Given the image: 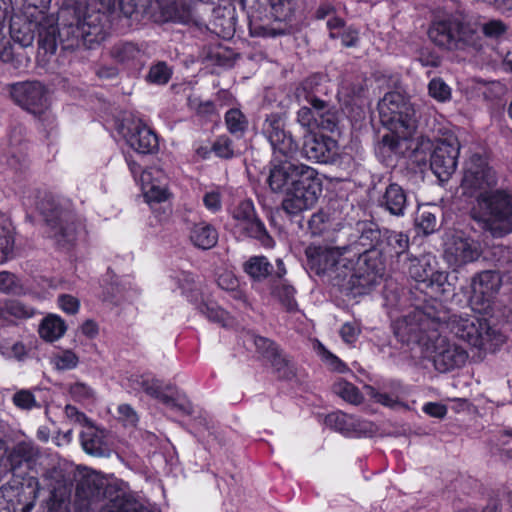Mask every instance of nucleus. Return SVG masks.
<instances>
[{
	"instance_id": "f704fd0d",
	"label": "nucleus",
	"mask_w": 512,
	"mask_h": 512,
	"mask_svg": "<svg viewBox=\"0 0 512 512\" xmlns=\"http://www.w3.org/2000/svg\"><path fill=\"white\" fill-rule=\"evenodd\" d=\"M39 26H35V22L23 24L22 26L13 20L10 25L11 38L14 42L18 43L21 47H28L32 45L35 32L38 31Z\"/></svg>"
},
{
	"instance_id": "ea45409f",
	"label": "nucleus",
	"mask_w": 512,
	"mask_h": 512,
	"mask_svg": "<svg viewBox=\"0 0 512 512\" xmlns=\"http://www.w3.org/2000/svg\"><path fill=\"white\" fill-rule=\"evenodd\" d=\"M244 270L253 279L261 280L271 273L272 265L266 257L254 256L244 264Z\"/></svg>"
},
{
	"instance_id": "0e129e2a",
	"label": "nucleus",
	"mask_w": 512,
	"mask_h": 512,
	"mask_svg": "<svg viewBox=\"0 0 512 512\" xmlns=\"http://www.w3.org/2000/svg\"><path fill=\"white\" fill-rule=\"evenodd\" d=\"M12 56V46L5 36L4 25L0 23V60L3 62H9L12 59Z\"/></svg>"
},
{
	"instance_id": "72a5a7b5",
	"label": "nucleus",
	"mask_w": 512,
	"mask_h": 512,
	"mask_svg": "<svg viewBox=\"0 0 512 512\" xmlns=\"http://www.w3.org/2000/svg\"><path fill=\"white\" fill-rule=\"evenodd\" d=\"M0 354L6 359L22 361L27 356V348L21 341L0 332Z\"/></svg>"
},
{
	"instance_id": "58836bf2",
	"label": "nucleus",
	"mask_w": 512,
	"mask_h": 512,
	"mask_svg": "<svg viewBox=\"0 0 512 512\" xmlns=\"http://www.w3.org/2000/svg\"><path fill=\"white\" fill-rule=\"evenodd\" d=\"M333 391L337 396L350 404L358 405L363 401V395L358 388L344 379L340 378L335 381Z\"/></svg>"
},
{
	"instance_id": "2f4dec72",
	"label": "nucleus",
	"mask_w": 512,
	"mask_h": 512,
	"mask_svg": "<svg viewBox=\"0 0 512 512\" xmlns=\"http://www.w3.org/2000/svg\"><path fill=\"white\" fill-rule=\"evenodd\" d=\"M170 288L179 289L188 300L194 301V293L198 291L194 276L185 271L174 272L169 277Z\"/></svg>"
},
{
	"instance_id": "c756f323",
	"label": "nucleus",
	"mask_w": 512,
	"mask_h": 512,
	"mask_svg": "<svg viewBox=\"0 0 512 512\" xmlns=\"http://www.w3.org/2000/svg\"><path fill=\"white\" fill-rule=\"evenodd\" d=\"M67 326L64 320L55 314L46 316L40 326V337L47 342H54L60 339L66 332Z\"/></svg>"
},
{
	"instance_id": "b1692460",
	"label": "nucleus",
	"mask_w": 512,
	"mask_h": 512,
	"mask_svg": "<svg viewBox=\"0 0 512 512\" xmlns=\"http://www.w3.org/2000/svg\"><path fill=\"white\" fill-rule=\"evenodd\" d=\"M303 152L309 160L327 163L334 160L338 152V145L331 137L309 135L305 138Z\"/></svg>"
},
{
	"instance_id": "0eeeda50",
	"label": "nucleus",
	"mask_w": 512,
	"mask_h": 512,
	"mask_svg": "<svg viewBox=\"0 0 512 512\" xmlns=\"http://www.w3.org/2000/svg\"><path fill=\"white\" fill-rule=\"evenodd\" d=\"M103 478L96 472L86 473L77 484V495L81 499L94 502L102 494L111 503L107 512H141L142 504L138 496L124 482L108 485L105 490Z\"/></svg>"
},
{
	"instance_id": "7c9ffc66",
	"label": "nucleus",
	"mask_w": 512,
	"mask_h": 512,
	"mask_svg": "<svg viewBox=\"0 0 512 512\" xmlns=\"http://www.w3.org/2000/svg\"><path fill=\"white\" fill-rule=\"evenodd\" d=\"M15 229L7 218H0V264L7 261L13 253Z\"/></svg>"
},
{
	"instance_id": "e433bc0d",
	"label": "nucleus",
	"mask_w": 512,
	"mask_h": 512,
	"mask_svg": "<svg viewBox=\"0 0 512 512\" xmlns=\"http://www.w3.org/2000/svg\"><path fill=\"white\" fill-rule=\"evenodd\" d=\"M383 237L387 245V248H384V250L390 255L399 256L406 252L409 247V238L402 232L386 230Z\"/></svg>"
},
{
	"instance_id": "423d86ee",
	"label": "nucleus",
	"mask_w": 512,
	"mask_h": 512,
	"mask_svg": "<svg viewBox=\"0 0 512 512\" xmlns=\"http://www.w3.org/2000/svg\"><path fill=\"white\" fill-rule=\"evenodd\" d=\"M361 231L357 243L346 250L356 253L355 266L357 270L353 275L358 277L359 288L369 291L380 284L384 275L383 264L378 259V252L375 250L380 244L382 233L372 223L364 224Z\"/></svg>"
},
{
	"instance_id": "4be33fe9",
	"label": "nucleus",
	"mask_w": 512,
	"mask_h": 512,
	"mask_svg": "<svg viewBox=\"0 0 512 512\" xmlns=\"http://www.w3.org/2000/svg\"><path fill=\"white\" fill-rule=\"evenodd\" d=\"M274 22L271 26H251L254 35L270 37L284 34L288 31L287 21L291 19L296 9V0H268Z\"/></svg>"
},
{
	"instance_id": "6ab92c4d",
	"label": "nucleus",
	"mask_w": 512,
	"mask_h": 512,
	"mask_svg": "<svg viewBox=\"0 0 512 512\" xmlns=\"http://www.w3.org/2000/svg\"><path fill=\"white\" fill-rule=\"evenodd\" d=\"M65 5L80 16L82 9L100 11L109 22L121 16L130 17L136 10V0H65Z\"/></svg>"
},
{
	"instance_id": "20e7f679",
	"label": "nucleus",
	"mask_w": 512,
	"mask_h": 512,
	"mask_svg": "<svg viewBox=\"0 0 512 512\" xmlns=\"http://www.w3.org/2000/svg\"><path fill=\"white\" fill-rule=\"evenodd\" d=\"M380 121L389 131L382 137V147L396 154H406L414 142L415 110L407 96L388 92L378 103Z\"/></svg>"
},
{
	"instance_id": "c85d7f7f",
	"label": "nucleus",
	"mask_w": 512,
	"mask_h": 512,
	"mask_svg": "<svg viewBox=\"0 0 512 512\" xmlns=\"http://www.w3.org/2000/svg\"><path fill=\"white\" fill-rule=\"evenodd\" d=\"M189 238L196 247L210 249L217 243L218 234L211 225L201 222L193 225Z\"/></svg>"
},
{
	"instance_id": "79ce46f5",
	"label": "nucleus",
	"mask_w": 512,
	"mask_h": 512,
	"mask_svg": "<svg viewBox=\"0 0 512 512\" xmlns=\"http://www.w3.org/2000/svg\"><path fill=\"white\" fill-rule=\"evenodd\" d=\"M198 309L207 319L224 327L230 326L233 322L229 314L214 302H202L198 305Z\"/></svg>"
},
{
	"instance_id": "ddd939ff",
	"label": "nucleus",
	"mask_w": 512,
	"mask_h": 512,
	"mask_svg": "<svg viewBox=\"0 0 512 512\" xmlns=\"http://www.w3.org/2000/svg\"><path fill=\"white\" fill-rule=\"evenodd\" d=\"M428 36L434 44L443 49L457 50L474 45L476 32L472 26L456 20H439L430 26Z\"/></svg>"
},
{
	"instance_id": "37998d69",
	"label": "nucleus",
	"mask_w": 512,
	"mask_h": 512,
	"mask_svg": "<svg viewBox=\"0 0 512 512\" xmlns=\"http://www.w3.org/2000/svg\"><path fill=\"white\" fill-rule=\"evenodd\" d=\"M428 94L437 102L445 103L450 101L452 89L442 78L435 77L428 83Z\"/></svg>"
},
{
	"instance_id": "603ef678",
	"label": "nucleus",
	"mask_w": 512,
	"mask_h": 512,
	"mask_svg": "<svg viewBox=\"0 0 512 512\" xmlns=\"http://www.w3.org/2000/svg\"><path fill=\"white\" fill-rule=\"evenodd\" d=\"M416 227L425 235L434 233L437 230L435 214L429 210H421L416 218Z\"/></svg>"
},
{
	"instance_id": "8fccbe9b",
	"label": "nucleus",
	"mask_w": 512,
	"mask_h": 512,
	"mask_svg": "<svg viewBox=\"0 0 512 512\" xmlns=\"http://www.w3.org/2000/svg\"><path fill=\"white\" fill-rule=\"evenodd\" d=\"M0 292L21 294L24 292L19 279L8 271H0Z\"/></svg>"
},
{
	"instance_id": "9b49d317",
	"label": "nucleus",
	"mask_w": 512,
	"mask_h": 512,
	"mask_svg": "<svg viewBox=\"0 0 512 512\" xmlns=\"http://www.w3.org/2000/svg\"><path fill=\"white\" fill-rule=\"evenodd\" d=\"M442 246L444 260L453 270L477 261L482 254L480 243L460 229L446 230Z\"/></svg>"
},
{
	"instance_id": "4d7b16f0",
	"label": "nucleus",
	"mask_w": 512,
	"mask_h": 512,
	"mask_svg": "<svg viewBox=\"0 0 512 512\" xmlns=\"http://www.w3.org/2000/svg\"><path fill=\"white\" fill-rule=\"evenodd\" d=\"M317 351L322 360L334 371L345 372L347 367L337 356L329 352L321 343H317Z\"/></svg>"
},
{
	"instance_id": "09e8293b",
	"label": "nucleus",
	"mask_w": 512,
	"mask_h": 512,
	"mask_svg": "<svg viewBox=\"0 0 512 512\" xmlns=\"http://www.w3.org/2000/svg\"><path fill=\"white\" fill-rule=\"evenodd\" d=\"M12 401L17 408L22 410H31L40 407L34 392L28 389H21L15 392Z\"/></svg>"
},
{
	"instance_id": "2eb2a0df",
	"label": "nucleus",
	"mask_w": 512,
	"mask_h": 512,
	"mask_svg": "<svg viewBox=\"0 0 512 512\" xmlns=\"http://www.w3.org/2000/svg\"><path fill=\"white\" fill-rule=\"evenodd\" d=\"M12 100L28 112L41 116L51 108L50 91L39 81L14 83L9 88Z\"/></svg>"
},
{
	"instance_id": "dca6fc26",
	"label": "nucleus",
	"mask_w": 512,
	"mask_h": 512,
	"mask_svg": "<svg viewBox=\"0 0 512 512\" xmlns=\"http://www.w3.org/2000/svg\"><path fill=\"white\" fill-rule=\"evenodd\" d=\"M233 231L239 237L257 239L264 247L271 248L273 239L267 233L264 224L257 218L255 208L250 200L239 203L232 212Z\"/></svg>"
},
{
	"instance_id": "c9c22d12",
	"label": "nucleus",
	"mask_w": 512,
	"mask_h": 512,
	"mask_svg": "<svg viewBox=\"0 0 512 512\" xmlns=\"http://www.w3.org/2000/svg\"><path fill=\"white\" fill-rule=\"evenodd\" d=\"M225 125L232 135L241 138L248 130L249 122L241 110L232 108L225 113Z\"/></svg>"
},
{
	"instance_id": "3c124183",
	"label": "nucleus",
	"mask_w": 512,
	"mask_h": 512,
	"mask_svg": "<svg viewBox=\"0 0 512 512\" xmlns=\"http://www.w3.org/2000/svg\"><path fill=\"white\" fill-rule=\"evenodd\" d=\"M172 75L171 69L164 62H158L150 68L148 81L157 85L166 84Z\"/></svg>"
},
{
	"instance_id": "c03bdc74",
	"label": "nucleus",
	"mask_w": 512,
	"mask_h": 512,
	"mask_svg": "<svg viewBox=\"0 0 512 512\" xmlns=\"http://www.w3.org/2000/svg\"><path fill=\"white\" fill-rule=\"evenodd\" d=\"M218 286L226 291H231L234 298L238 300H245V295L241 290H238L239 282L234 273L229 270H224L217 275Z\"/></svg>"
},
{
	"instance_id": "69168bd1",
	"label": "nucleus",
	"mask_w": 512,
	"mask_h": 512,
	"mask_svg": "<svg viewBox=\"0 0 512 512\" xmlns=\"http://www.w3.org/2000/svg\"><path fill=\"white\" fill-rule=\"evenodd\" d=\"M69 393L77 401L85 400L92 395V390L84 383L77 382L69 387Z\"/></svg>"
},
{
	"instance_id": "cd10ccee",
	"label": "nucleus",
	"mask_w": 512,
	"mask_h": 512,
	"mask_svg": "<svg viewBox=\"0 0 512 512\" xmlns=\"http://www.w3.org/2000/svg\"><path fill=\"white\" fill-rule=\"evenodd\" d=\"M131 388L135 391H144L146 394L163 402L169 401V396L164 391L163 384L153 377L143 375H132L129 379Z\"/></svg>"
},
{
	"instance_id": "052dcab7",
	"label": "nucleus",
	"mask_w": 512,
	"mask_h": 512,
	"mask_svg": "<svg viewBox=\"0 0 512 512\" xmlns=\"http://www.w3.org/2000/svg\"><path fill=\"white\" fill-rule=\"evenodd\" d=\"M366 393L375 402L380 403L384 406L394 408L398 405L396 397L386 393L379 392L372 386H366Z\"/></svg>"
},
{
	"instance_id": "1a4fd4ad",
	"label": "nucleus",
	"mask_w": 512,
	"mask_h": 512,
	"mask_svg": "<svg viewBox=\"0 0 512 512\" xmlns=\"http://www.w3.org/2000/svg\"><path fill=\"white\" fill-rule=\"evenodd\" d=\"M409 150L412 151L416 162H425L426 157H420L424 150H432L430 155V166L433 173L440 181H446L455 172L457 160L460 153V143L456 137L450 136L439 140L436 145L432 144L428 139L421 141Z\"/></svg>"
},
{
	"instance_id": "a18cd8bd",
	"label": "nucleus",
	"mask_w": 512,
	"mask_h": 512,
	"mask_svg": "<svg viewBox=\"0 0 512 512\" xmlns=\"http://www.w3.org/2000/svg\"><path fill=\"white\" fill-rule=\"evenodd\" d=\"M223 189L220 186H210L203 194V204L211 213H217L222 209Z\"/></svg>"
},
{
	"instance_id": "864d4df0",
	"label": "nucleus",
	"mask_w": 512,
	"mask_h": 512,
	"mask_svg": "<svg viewBox=\"0 0 512 512\" xmlns=\"http://www.w3.org/2000/svg\"><path fill=\"white\" fill-rule=\"evenodd\" d=\"M273 293L288 311H294L297 308V303L294 299L295 291L292 286L281 283Z\"/></svg>"
},
{
	"instance_id": "bb28decb",
	"label": "nucleus",
	"mask_w": 512,
	"mask_h": 512,
	"mask_svg": "<svg viewBox=\"0 0 512 512\" xmlns=\"http://www.w3.org/2000/svg\"><path fill=\"white\" fill-rule=\"evenodd\" d=\"M392 215L403 216L407 205V197L401 186L398 184H390L380 201Z\"/></svg>"
},
{
	"instance_id": "f03ea898",
	"label": "nucleus",
	"mask_w": 512,
	"mask_h": 512,
	"mask_svg": "<svg viewBox=\"0 0 512 512\" xmlns=\"http://www.w3.org/2000/svg\"><path fill=\"white\" fill-rule=\"evenodd\" d=\"M441 327L440 318L433 319L418 308L394 322L395 335L402 342L422 343L435 368L440 372H448L462 367L468 359V353L457 343L441 336Z\"/></svg>"
},
{
	"instance_id": "aec40b11",
	"label": "nucleus",
	"mask_w": 512,
	"mask_h": 512,
	"mask_svg": "<svg viewBox=\"0 0 512 512\" xmlns=\"http://www.w3.org/2000/svg\"><path fill=\"white\" fill-rule=\"evenodd\" d=\"M437 261L431 254L422 255L419 258L411 259L409 275L417 282L426 284L435 295L446 292L447 274L436 270Z\"/></svg>"
},
{
	"instance_id": "7ed1b4c3",
	"label": "nucleus",
	"mask_w": 512,
	"mask_h": 512,
	"mask_svg": "<svg viewBox=\"0 0 512 512\" xmlns=\"http://www.w3.org/2000/svg\"><path fill=\"white\" fill-rule=\"evenodd\" d=\"M62 13H72L75 23L71 22L58 29L55 26V19H53V22H43L37 31L39 34V57H48L56 52L57 33L60 40L65 43V48H73L80 45L92 48L94 44H98L105 39L108 22L100 11L82 9L79 16L73 9H69L65 5Z\"/></svg>"
},
{
	"instance_id": "13d9d810",
	"label": "nucleus",
	"mask_w": 512,
	"mask_h": 512,
	"mask_svg": "<svg viewBox=\"0 0 512 512\" xmlns=\"http://www.w3.org/2000/svg\"><path fill=\"white\" fill-rule=\"evenodd\" d=\"M347 437H362L374 433L375 426L373 423L361 420L353 416V425H351Z\"/></svg>"
},
{
	"instance_id": "a211bd4d",
	"label": "nucleus",
	"mask_w": 512,
	"mask_h": 512,
	"mask_svg": "<svg viewBox=\"0 0 512 512\" xmlns=\"http://www.w3.org/2000/svg\"><path fill=\"white\" fill-rule=\"evenodd\" d=\"M502 286L499 272L487 270L476 274L471 280L470 304L473 310L486 313Z\"/></svg>"
},
{
	"instance_id": "e2e57ef3",
	"label": "nucleus",
	"mask_w": 512,
	"mask_h": 512,
	"mask_svg": "<svg viewBox=\"0 0 512 512\" xmlns=\"http://www.w3.org/2000/svg\"><path fill=\"white\" fill-rule=\"evenodd\" d=\"M58 305L63 312L76 314L79 310L80 302L72 295L63 294L58 297Z\"/></svg>"
},
{
	"instance_id": "6e6552de",
	"label": "nucleus",
	"mask_w": 512,
	"mask_h": 512,
	"mask_svg": "<svg viewBox=\"0 0 512 512\" xmlns=\"http://www.w3.org/2000/svg\"><path fill=\"white\" fill-rule=\"evenodd\" d=\"M308 264L318 275L334 273L335 277L346 279L352 287H359L358 277L353 275L355 270L356 253L346 248H331L310 246L306 249Z\"/></svg>"
},
{
	"instance_id": "338daca9",
	"label": "nucleus",
	"mask_w": 512,
	"mask_h": 512,
	"mask_svg": "<svg viewBox=\"0 0 512 512\" xmlns=\"http://www.w3.org/2000/svg\"><path fill=\"white\" fill-rule=\"evenodd\" d=\"M118 414L119 418L127 426H134L138 421L136 412L132 409L131 406L127 404H122L118 406Z\"/></svg>"
},
{
	"instance_id": "9d476101",
	"label": "nucleus",
	"mask_w": 512,
	"mask_h": 512,
	"mask_svg": "<svg viewBox=\"0 0 512 512\" xmlns=\"http://www.w3.org/2000/svg\"><path fill=\"white\" fill-rule=\"evenodd\" d=\"M311 88V82L305 81L303 85L296 90V97L301 102L305 101L297 113V121L310 133L320 128L326 131H334L336 128V118L334 113L330 112L328 105L318 99L314 94L308 92Z\"/></svg>"
},
{
	"instance_id": "393cba45",
	"label": "nucleus",
	"mask_w": 512,
	"mask_h": 512,
	"mask_svg": "<svg viewBox=\"0 0 512 512\" xmlns=\"http://www.w3.org/2000/svg\"><path fill=\"white\" fill-rule=\"evenodd\" d=\"M103 431L96 429L90 422L81 431V445L84 451L93 456H106L108 449L103 440Z\"/></svg>"
},
{
	"instance_id": "412c9836",
	"label": "nucleus",
	"mask_w": 512,
	"mask_h": 512,
	"mask_svg": "<svg viewBox=\"0 0 512 512\" xmlns=\"http://www.w3.org/2000/svg\"><path fill=\"white\" fill-rule=\"evenodd\" d=\"M263 134L270 142L274 156L292 157L298 145L285 130L284 120L277 114L269 115L263 124Z\"/></svg>"
},
{
	"instance_id": "bf43d9fd",
	"label": "nucleus",
	"mask_w": 512,
	"mask_h": 512,
	"mask_svg": "<svg viewBox=\"0 0 512 512\" xmlns=\"http://www.w3.org/2000/svg\"><path fill=\"white\" fill-rule=\"evenodd\" d=\"M329 226V217L326 213L319 211L312 215L308 227L313 235L322 234Z\"/></svg>"
},
{
	"instance_id": "4468645a",
	"label": "nucleus",
	"mask_w": 512,
	"mask_h": 512,
	"mask_svg": "<svg viewBox=\"0 0 512 512\" xmlns=\"http://www.w3.org/2000/svg\"><path fill=\"white\" fill-rule=\"evenodd\" d=\"M128 166L149 205L162 203L169 199L171 195L168 188L169 179L161 167L153 165L140 172L139 165L129 160Z\"/></svg>"
},
{
	"instance_id": "de8ad7c7",
	"label": "nucleus",
	"mask_w": 512,
	"mask_h": 512,
	"mask_svg": "<svg viewBox=\"0 0 512 512\" xmlns=\"http://www.w3.org/2000/svg\"><path fill=\"white\" fill-rule=\"evenodd\" d=\"M326 423L347 436L348 432L351 431L349 430L352 427L351 425H353V416L342 412H334L326 417Z\"/></svg>"
},
{
	"instance_id": "6e6d98bb",
	"label": "nucleus",
	"mask_w": 512,
	"mask_h": 512,
	"mask_svg": "<svg viewBox=\"0 0 512 512\" xmlns=\"http://www.w3.org/2000/svg\"><path fill=\"white\" fill-rule=\"evenodd\" d=\"M213 151L217 156L222 158H231L238 152L231 139L225 135L217 138L213 144Z\"/></svg>"
},
{
	"instance_id": "5fc2aeb1",
	"label": "nucleus",
	"mask_w": 512,
	"mask_h": 512,
	"mask_svg": "<svg viewBox=\"0 0 512 512\" xmlns=\"http://www.w3.org/2000/svg\"><path fill=\"white\" fill-rule=\"evenodd\" d=\"M3 316H13L16 318H29L34 314V311L31 307L24 305L23 303L11 300L5 303L3 307Z\"/></svg>"
},
{
	"instance_id": "680f3d73",
	"label": "nucleus",
	"mask_w": 512,
	"mask_h": 512,
	"mask_svg": "<svg viewBox=\"0 0 512 512\" xmlns=\"http://www.w3.org/2000/svg\"><path fill=\"white\" fill-rule=\"evenodd\" d=\"M482 30L485 36L497 39L506 32L507 27L500 20H491L483 25Z\"/></svg>"
},
{
	"instance_id": "a878e982",
	"label": "nucleus",
	"mask_w": 512,
	"mask_h": 512,
	"mask_svg": "<svg viewBox=\"0 0 512 512\" xmlns=\"http://www.w3.org/2000/svg\"><path fill=\"white\" fill-rule=\"evenodd\" d=\"M52 0H23L22 13L27 21L42 26L43 22H53L54 17L48 14Z\"/></svg>"
},
{
	"instance_id": "39448f33",
	"label": "nucleus",
	"mask_w": 512,
	"mask_h": 512,
	"mask_svg": "<svg viewBox=\"0 0 512 512\" xmlns=\"http://www.w3.org/2000/svg\"><path fill=\"white\" fill-rule=\"evenodd\" d=\"M432 318H440V330L446 327L458 338L484 352H493L505 342L504 335L491 327L485 319L468 312L452 314L447 319L445 313Z\"/></svg>"
},
{
	"instance_id": "f257e3e1",
	"label": "nucleus",
	"mask_w": 512,
	"mask_h": 512,
	"mask_svg": "<svg viewBox=\"0 0 512 512\" xmlns=\"http://www.w3.org/2000/svg\"><path fill=\"white\" fill-rule=\"evenodd\" d=\"M495 184V172L485 157L474 154L465 162L461 189L477 197L472 217L493 236L501 237L512 231V196L492 190Z\"/></svg>"
},
{
	"instance_id": "49530a36",
	"label": "nucleus",
	"mask_w": 512,
	"mask_h": 512,
	"mask_svg": "<svg viewBox=\"0 0 512 512\" xmlns=\"http://www.w3.org/2000/svg\"><path fill=\"white\" fill-rule=\"evenodd\" d=\"M250 340L253 341L256 350L263 356L274 361V365L280 362L277 352V347L269 339L261 336H251Z\"/></svg>"
},
{
	"instance_id": "a19ab883",
	"label": "nucleus",
	"mask_w": 512,
	"mask_h": 512,
	"mask_svg": "<svg viewBox=\"0 0 512 512\" xmlns=\"http://www.w3.org/2000/svg\"><path fill=\"white\" fill-rule=\"evenodd\" d=\"M111 55L116 61L129 64L139 60L142 56V51L133 43H119L113 47Z\"/></svg>"
},
{
	"instance_id": "5701e85b",
	"label": "nucleus",
	"mask_w": 512,
	"mask_h": 512,
	"mask_svg": "<svg viewBox=\"0 0 512 512\" xmlns=\"http://www.w3.org/2000/svg\"><path fill=\"white\" fill-rule=\"evenodd\" d=\"M121 133L127 145L138 153H151L158 147L157 136L142 122H132L123 126Z\"/></svg>"
},
{
	"instance_id": "f3484780",
	"label": "nucleus",
	"mask_w": 512,
	"mask_h": 512,
	"mask_svg": "<svg viewBox=\"0 0 512 512\" xmlns=\"http://www.w3.org/2000/svg\"><path fill=\"white\" fill-rule=\"evenodd\" d=\"M306 170H314L304 164L295 163L290 157L273 156L271 161L268 183L275 192L286 193L289 188L303 179Z\"/></svg>"
},
{
	"instance_id": "4c0bfd02",
	"label": "nucleus",
	"mask_w": 512,
	"mask_h": 512,
	"mask_svg": "<svg viewBox=\"0 0 512 512\" xmlns=\"http://www.w3.org/2000/svg\"><path fill=\"white\" fill-rule=\"evenodd\" d=\"M50 363L58 371L73 370L79 364V357L71 349H62L51 355Z\"/></svg>"
},
{
	"instance_id": "774afa93",
	"label": "nucleus",
	"mask_w": 512,
	"mask_h": 512,
	"mask_svg": "<svg viewBox=\"0 0 512 512\" xmlns=\"http://www.w3.org/2000/svg\"><path fill=\"white\" fill-rule=\"evenodd\" d=\"M359 333V327L355 323H345L340 330L342 339L348 344H353L357 340Z\"/></svg>"
},
{
	"instance_id": "f8f14e48",
	"label": "nucleus",
	"mask_w": 512,
	"mask_h": 512,
	"mask_svg": "<svg viewBox=\"0 0 512 512\" xmlns=\"http://www.w3.org/2000/svg\"><path fill=\"white\" fill-rule=\"evenodd\" d=\"M322 194V181L316 170H306L303 179L285 193L282 208L291 215L309 210L317 203Z\"/></svg>"
},
{
	"instance_id": "473e14b6",
	"label": "nucleus",
	"mask_w": 512,
	"mask_h": 512,
	"mask_svg": "<svg viewBox=\"0 0 512 512\" xmlns=\"http://www.w3.org/2000/svg\"><path fill=\"white\" fill-rule=\"evenodd\" d=\"M52 236L59 245L65 246L72 244L82 232V227L74 221H63L58 226L53 227Z\"/></svg>"
}]
</instances>
